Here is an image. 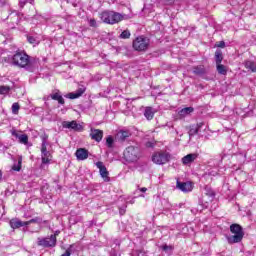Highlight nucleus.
I'll list each match as a JSON object with an SVG mask.
<instances>
[{
    "label": "nucleus",
    "mask_w": 256,
    "mask_h": 256,
    "mask_svg": "<svg viewBox=\"0 0 256 256\" xmlns=\"http://www.w3.org/2000/svg\"><path fill=\"white\" fill-rule=\"evenodd\" d=\"M10 132H11L12 137H16V139H18V141H19V139H21V136L23 135V134H19V132H17V130H11Z\"/></svg>",
    "instance_id": "34"
},
{
    "label": "nucleus",
    "mask_w": 256,
    "mask_h": 256,
    "mask_svg": "<svg viewBox=\"0 0 256 256\" xmlns=\"http://www.w3.org/2000/svg\"><path fill=\"white\" fill-rule=\"evenodd\" d=\"M201 127H203V122H200L195 126V128L198 129V131L199 129H201Z\"/></svg>",
    "instance_id": "43"
},
{
    "label": "nucleus",
    "mask_w": 256,
    "mask_h": 256,
    "mask_svg": "<svg viewBox=\"0 0 256 256\" xmlns=\"http://www.w3.org/2000/svg\"><path fill=\"white\" fill-rule=\"evenodd\" d=\"M22 159L21 158H19L18 159V163L17 164H14L13 166H12V170L13 171H21V163H22Z\"/></svg>",
    "instance_id": "31"
},
{
    "label": "nucleus",
    "mask_w": 256,
    "mask_h": 256,
    "mask_svg": "<svg viewBox=\"0 0 256 256\" xmlns=\"http://www.w3.org/2000/svg\"><path fill=\"white\" fill-rule=\"evenodd\" d=\"M217 47H220L223 49L225 47V42L224 41L218 42Z\"/></svg>",
    "instance_id": "42"
},
{
    "label": "nucleus",
    "mask_w": 256,
    "mask_h": 256,
    "mask_svg": "<svg viewBox=\"0 0 256 256\" xmlns=\"http://www.w3.org/2000/svg\"><path fill=\"white\" fill-rule=\"evenodd\" d=\"M176 187L183 193H191L193 191V183L191 182H176Z\"/></svg>",
    "instance_id": "8"
},
{
    "label": "nucleus",
    "mask_w": 256,
    "mask_h": 256,
    "mask_svg": "<svg viewBox=\"0 0 256 256\" xmlns=\"http://www.w3.org/2000/svg\"><path fill=\"white\" fill-rule=\"evenodd\" d=\"M89 26L90 27H97V20H95L94 18L89 20Z\"/></svg>",
    "instance_id": "38"
},
{
    "label": "nucleus",
    "mask_w": 256,
    "mask_h": 256,
    "mask_svg": "<svg viewBox=\"0 0 256 256\" xmlns=\"http://www.w3.org/2000/svg\"><path fill=\"white\" fill-rule=\"evenodd\" d=\"M19 109H20L19 103H13L12 104V113H13V115H18L19 114Z\"/></svg>",
    "instance_id": "29"
},
{
    "label": "nucleus",
    "mask_w": 256,
    "mask_h": 256,
    "mask_svg": "<svg viewBox=\"0 0 256 256\" xmlns=\"http://www.w3.org/2000/svg\"><path fill=\"white\" fill-rule=\"evenodd\" d=\"M41 139H42L41 147H47V145H49L47 143V139H49V135L43 134V135H41Z\"/></svg>",
    "instance_id": "30"
},
{
    "label": "nucleus",
    "mask_w": 256,
    "mask_h": 256,
    "mask_svg": "<svg viewBox=\"0 0 256 256\" xmlns=\"http://www.w3.org/2000/svg\"><path fill=\"white\" fill-rule=\"evenodd\" d=\"M164 5H173L175 3V0H162Z\"/></svg>",
    "instance_id": "41"
},
{
    "label": "nucleus",
    "mask_w": 256,
    "mask_h": 256,
    "mask_svg": "<svg viewBox=\"0 0 256 256\" xmlns=\"http://www.w3.org/2000/svg\"><path fill=\"white\" fill-rule=\"evenodd\" d=\"M217 71L220 75H227V67L223 64H216Z\"/></svg>",
    "instance_id": "23"
},
{
    "label": "nucleus",
    "mask_w": 256,
    "mask_h": 256,
    "mask_svg": "<svg viewBox=\"0 0 256 256\" xmlns=\"http://www.w3.org/2000/svg\"><path fill=\"white\" fill-rule=\"evenodd\" d=\"M193 73L195 75H203V73H205V68H203V66H197L193 69Z\"/></svg>",
    "instance_id": "24"
},
{
    "label": "nucleus",
    "mask_w": 256,
    "mask_h": 256,
    "mask_svg": "<svg viewBox=\"0 0 256 256\" xmlns=\"http://www.w3.org/2000/svg\"><path fill=\"white\" fill-rule=\"evenodd\" d=\"M41 159L42 165H49V163H51L53 156L51 155V152L47 151V147H41Z\"/></svg>",
    "instance_id": "11"
},
{
    "label": "nucleus",
    "mask_w": 256,
    "mask_h": 256,
    "mask_svg": "<svg viewBox=\"0 0 256 256\" xmlns=\"http://www.w3.org/2000/svg\"><path fill=\"white\" fill-rule=\"evenodd\" d=\"M162 251H165L166 253L169 251H173V246H169L167 244L161 246Z\"/></svg>",
    "instance_id": "35"
},
{
    "label": "nucleus",
    "mask_w": 256,
    "mask_h": 256,
    "mask_svg": "<svg viewBox=\"0 0 256 256\" xmlns=\"http://www.w3.org/2000/svg\"><path fill=\"white\" fill-rule=\"evenodd\" d=\"M24 223H25V226L31 225V223H41V218L36 217V218L31 219V220H29V221H26V222H24Z\"/></svg>",
    "instance_id": "33"
},
{
    "label": "nucleus",
    "mask_w": 256,
    "mask_h": 256,
    "mask_svg": "<svg viewBox=\"0 0 256 256\" xmlns=\"http://www.w3.org/2000/svg\"><path fill=\"white\" fill-rule=\"evenodd\" d=\"M206 195H208L209 197H215V192L213 190H211V188L206 187Z\"/></svg>",
    "instance_id": "36"
},
{
    "label": "nucleus",
    "mask_w": 256,
    "mask_h": 256,
    "mask_svg": "<svg viewBox=\"0 0 256 256\" xmlns=\"http://www.w3.org/2000/svg\"><path fill=\"white\" fill-rule=\"evenodd\" d=\"M96 167L99 169V173L104 179V181L109 182L111 179L109 178V171H107V167L103 165V162L99 161L96 163Z\"/></svg>",
    "instance_id": "9"
},
{
    "label": "nucleus",
    "mask_w": 256,
    "mask_h": 256,
    "mask_svg": "<svg viewBox=\"0 0 256 256\" xmlns=\"http://www.w3.org/2000/svg\"><path fill=\"white\" fill-rule=\"evenodd\" d=\"M100 19L103 23L108 25H115L121 23L125 19V15L115 11H104L100 14Z\"/></svg>",
    "instance_id": "1"
},
{
    "label": "nucleus",
    "mask_w": 256,
    "mask_h": 256,
    "mask_svg": "<svg viewBox=\"0 0 256 256\" xmlns=\"http://www.w3.org/2000/svg\"><path fill=\"white\" fill-rule=\"evenodd\" d=\"M39 247H55L57 245V238L55 235H51L47 238H38Z\"/></svg>",
    "instance_id": "7"
},
{
    "label": "nucleus",
    "mask_w": 256,
    "mask_h": 256,
    "mask_svg": "<svg viewBox=\"0 0 256 256\" xmlns=\"http://www.w3.org/2000/svg\"><path fill=\"white\" fill-rule=\"evenodd\" d=\"M54 235H55V237H57V235H59V233H58V232H56Z\"/></svg>",
    "instance_id": "45"
},
{
    "label": "nucleus",
    "mask_w": 256,
    "mask_h": 256,
    "mask_svg": "<svg viewBox=\"0 0 256 256\" xmlns=\"http://www.w3.org/2000/svg\"><path fill=\"white\" fill-rule=\"evenodd\" d=\"M130 37L131 32L129 30H124L119 36L120 39H129Z\"/></svg>",
    "instance_id": "27"
},
{
    "label": "nucleus",
    "mask_w": 256,
    "mask_h": 256,
    "mask_svg": "<svg viewBox=\"0 0 256 256\" xmlns=\"http://www.w3.org/2000/svg\"><path fill=\"white\" fill-rule=\"evenodd\" d=\"M51 99L53 101H58L60 105H65V99H63V96L61 95V92L57 91L50 95Z\"/></svg>",
    "instance_id": "18"
},
{
    "label": "nucleus",
    "mask_w": 256,
    "mask_h": 256,
    "mask_svg": "<svg viewBox=\"0 0 256 256\" xmlns=\"http://www.w3.org/2000/svg\"><path fill=\"white\" fill-rule=\"evenodd\" d=\"M90 137L93 141H97V143L101 142L103 139V130L91 129Z\"/></svg>",
    "instance_id": "12"
},
{
    "label": "nucleus",
    "mask_w": 256,
    "mask_h": 256,
    "mask_svg": "<svg viewBox=\"0 0 256 256\" xmlns=\"http://www.w3.org/2000/svg\"><path fill=\"white\" fill-rule=\"evenodd\" d=\"M113 143H114L113 136H108L106 139V145L107 147H109V149L113 147Z\"/></svg>",
    "instance_id": "32"
},
{
    "label": "nucleus",
    "mask_w": 256,
    "mask_h": 256,
    "mask_svg": "<svg viewBox=\"0 0 256 256\" xmlns=\"http://www.w3.org/2000/svg\"><path fill=\"white\" fill-rule=\"evenodd\" d=\"M140 191H141L142 193H145V192L147 191V188H146V187H143V188L140 189Z\"/></svg>",
    "instance_id": "44"
},
{
    "label": "nucleus",
    "mask_w": 256,
    "mask_h": 256,
    "mask_svg": "<svg viewBox=\"0 0 256 256\" xmlns=\"http://www.w3.org/2000/svg\"><path fill=\"white\" fill-rule=\"evenodd\" d=\"M9 91H11V87L0 86V95H8Z\"/></svg>",
    "instance_id": "26"
},
{
    "label": "nucleus",
    "mask_w": 256,
    "mask_h": 256,
    "mask_svg": "<svg viewBox=\"0 0 256 256\" xmlns=\"http://www.w3.org/2000/svg\"><path fill=\"white\" fill-rule=\"evenodd\" d=\"M9 224L12 229H19L20 227H25V222L19 220L18 218L11 219Z\"/></svg>",
    "instance_id": "17"
},
{
    "label": "nucleus",
    "mask_w": 256,
    "mask_h": 256,
    "mask_svg": "<svg viewBox=\"0 0 256 256\" xmlns=\"http://www.w3.org/2000/svg\"><path fill=\"white\" fill-rule=\"evenodd\" d=\"M216 65H219L223 61V52L221 50H216L215 52Z\"/></svg>",
    "instance_id": "21"
},
{
    "label": "nucleus",
    "mask_w": 256,
    "mask_h": 256,
    "mask_svg": "<svg viewBox=\"0 0 256 256\" xmlns=\"http://www.w3.org/2000/svg\"><path fill=\"white\" fill-rule=\"evenodd\" d=\"M149 38L139 36L133 41V48L135 51H147L149 49Z\"/></svg>",
    "instance_id": "5"
},
{
    "label": "nucleus",
    "mask_w": 256,
    "mask_h": 256,
    "mask_svg": "<svg viewBox=\"0 0 256 256\" xmlns=\"http://www.w3.org/2000/svg\"><path fill=\"white\" fill-rule=\"evenodd\" d=\"M141 157V150L136 146H129L124 151V159L127 163H135Z\"/></svg>",
    "instance_id": "3"
},
{
    "label": "nucleus",
    "mask_w": 256,
    "mask_h": 256,
    "mask_svg": "<svg viewBox=\"0 0 256 256\" xmlns=\"http://www.w3.org/2000/svg\"><path fill=\"white\" fill-rule=\"evenodd\" d=\"M193 111H194L193 107H186V108H183L182 110H180L179 115L181 117H185V115H189V114L193 113Z\"/></svg>",
    "instance_id": "22"
},
{
    "label": "nucleus",
    "mask_w": 256,
    "mask_h": 256,
    "mask_svg": "<svg viewBox=\"0 0 256 256\" xmlns=\"http://www.w3.org/2000/svg\"><path fill=\"white\" fill-rule=\"evenodd\" d=\"M230 231L233 233L232 236L228 237V243L233 245V243H241L243 237H245V232H243V227L239 224H232L230 226Z\"/></svg>",
    "instance_id": "2"
},
{
    "label": "nucleus",
    "mask_w": 256,
    "mask_h": 256,
    "mask_svg": "<svg viewBox=\"0 0 256 256\" xmlns=\"http://www.w3.org/2000/svg\"><path fill=\"white\" fill-rule=\"evenodd\" d=\"M198 155L195 153L192 154H187L186 156H184L182 158V163L183 165H191V163H193V161H195V159H197Z\"/></svg>",
    "instance_id": "16"
},
{
    "label": "nucleus",
    "mask_w": 256,
    "mask_h": 256,
    "mask_svg": "<svg viewBox=\"0 0 256 256\" xmlns=\"http://www.w3.org/2000/svg\"><path fill=\"white\" fill-rule=\"evenodd\" d=\"M126 209H127V205L120 207L119 208L120 215H125Z\"/></svg>",
    "instance_id": "40"
},
{
    "label": "nucleus",
    "mask_w": 256,
    "mask_h": 256,
    "mask_svg": "<svg viewBox=\"0 0 256 256\" xmlns=\"http://www.w3.org/2000/svg\"><path fill=\"white\" fill-rule=\"evenodd\" d=\"M78 161H85V159H88L89 157V150L85 149V148H79L76 150L75 153Z\"/></svg>",
    "instance_id": "13"
},
{
    "label": "nucleus",
    "mask_w": 256,
    "mask_h": 256,
    "mask_svg": "<svg viewBox=\"0 0 256 256\" xmlns=\"http://www.w3.org/2000/svg\"><path fill=\"white\" fill-rule=\"evenodd\" d=\"M19 143H21L22 145H27V143H29V136H27V134H22L20 136V139L18 140Z\"/></svg>",
    "instance_id": "25"
},
{
    "label": "nucleus",
    "mask_w": 256,
    "mask_h": 256,
    "mask_svg": "<svg viewBox=\"0 0 256 256\" xmlns=\"http://www.w3.org/2000/svg\"><path fill=\"white\" fill-rule=\"evenodd\" d=\"M62 127H64V129H73V131H82L83 129V126H81V124L77 123L75 120L71 122L64 121L62 123Z\"/></svg>",
    "instance_id": "10"
},
{
    "label": "nucleus",
    "mask_w": 256,
    "mask_h": 256,
    "mask_svg": "<svg viewBox=\"0 0 256 256\" xmlns=\"http://www.w3.org/2000/svg\"><path fill=\"white\" fill-rule=\"evenodd\" d=\"M246 69H250L253 73H256V64L255 62L248 60L244 63Z\"/></svg>",
    "instance_id": "20"
},
{
    "label": "nucleus",
    "mask_w": 256,
    "mask_h": 256,
    "mask_svg": "<svg viewBox=\"0 0 256 256\" xmlns=\"http://www.w3.org/2000/svg\"><path fill=\"white\" fill-rule=\"evenodd\" d=\"M131 137V132L129 130H120L116 134V139L119 141H127Z\"/></svg>",
    "instance_id": "15"
},
{
    "label": "nucleus",
    "mask_w": 256,
    "mask_h": 256,
    "mask_svg": "<svg viewBox=\"0 0 256 256\" xmlns=\"http://www.w3.org/2000/svg\"><path fill=\"white\" fill-rule=\"evenodd\" d=\"M12 63L17 67H27L30 63L29 55L25 51H17L12 58Z\"/></svg>",
    "instance_id": "4"
},
{
    "label": "nucleus",
    "mask_w": 256,
    "mask_h": 256,
    "mask_svg": "<svg viewBox=\"0 0 256 256\" xmlns=\"http://www.w3.org/2000/svg\"><path fill=\"white\" fill-rule=\"evenodd\" d=\"M27 39H28V42L31 43V45L37 44V39H35V37H33V36H28Z\"/></svg>",
    "instance_id": "37"
},
{
    "label": "nucleus",
    "mask_w": 256,
    "mask_h": 256,
    "mask_svg": "<svg viewBox=\"0 0 256 256\" xmlns=\"http://www.w3.org/2000/svg\"><path fill=\"white\" fill-rule=\"evenodd\" d=\"M85 93V87L79 88L76 92H70L65 95L66 99H79Z\"/></svg>",
    "instance_id": "14"
},
{
    "label": "nucleus",
    "mask_w": 256,
    "mask_h": 256,
    "mask_svg": "<svg viewBox=\"0 0 256 256\" xmlns=\"http://www.w3.org/2000/svg\"><path fill=\"white\" fill-rule=\"evenodd\" d=\"M146 147H148L149 149H153V147H155V141L146 142Z\"/></svg>",
    "instance_id": "39"
},
{
    "label": "nucleus",
    "mask_w": 256,
    "mask_h": 256,
    "mask_svg": "<svg viewBox=\"0 0 256 256\" xmlns=\"http://www.w3.org/2000/svg\"><path fill=\"white\" fill-rule=\"evenodd\" d=\"M188 133H189V137H195V135H197V133H199V128L192 126Z\"/></svg>",
    "instance_id": "28"
},
{
    "label": "nucleus",
    "mask_w": 256,
    "mask_h": 256,
    "mask_svg": "<svg viewBox=\"0 0 256 256\" xmlns=\"http://www.w3.org/2000/svg\"><path fill=\"white\" fill-rule=\"evenodd\" d=\"M152 161L156 165H165L169 161V153L167 152H156L152 156Z\"/></svg>",
    "instance_id": "6"
},
{
    "label": "nucleus",
    "mask_w": 256,
    "mask_h": 256,
    "mask_svg": "<svg viewBox=\"0 0 256 256\" xmlns=\"http://www.w3.org/2000/svg\"><path fill=\"white\" fill-rule=\"evenodd\" d=\"M144 116L148 121H151V119L155 117V111H153L152 107H146L144 111Z\"/></svg>",
    "instance_id": "19"
}]
</instances>
